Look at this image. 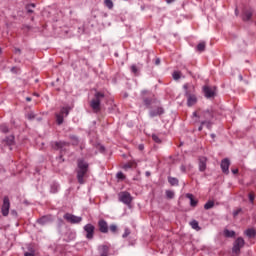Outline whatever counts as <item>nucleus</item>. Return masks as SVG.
I'll list each match as a JSON object with an SVG mask.
<instances>
[{"instance_id":"1","label":"nucleus","mask_w":256,"mask_h":256,"mask_svg":"<svg viewBox=\"0 0 256 256\" xmlns=\"http://www.w3.org/2000/svg\"><path fill=\"white\" fill-rule=\"evenodd\" d=\"M77 165H78V170H77L78 183H80V185H83L85 183V180H84L85 175H87V171H89V163H87L83 159H79Z\"/></svg>"},{"instance_id":"2","label":"nucleus","mask_w":256,"mask_h":256,"mask_svg":"<svg viewBox=\"0 0 256 256\" xmlns=\"http://www.w3.org/2000/svg\"><path fill=\"white\" fill-rule=\"evenodd\" d=\"M193 117H198L199 119H204L202 120V125H206V127L209 129L211 127V120L213 119V113L209 110H206L201 113V115H198V112H193Z\"/></svg>"},{"instance_id":"3","label":"nucleus","mask_w":256,"mask_h":256,"mask_svg":"<svg viewBox=\"0 0 256 256\" xmlns=\"http://www.w3.org/2000/svg\"><path fill=\"white\" fill-rule=\"evenodd\" d=\"M103 97H105V94L101 93V92H96L95 94V98L90 102V107L94 110V111H100L101 109V100L103 99Z\"/></svg>"},{"instance_id":"4","label":"nucleus","mask_w":256,"mask_h":256,"mask_svg":"<svg viewBox=\"0 0 256 256\" xmlns=\"http://www.w3.org/2000/svg\"><path fill=\"white\" fill-rule=\"evenodd\" d=\"M10 209H11V201L9 200V196H5L3 198V204L1 207V213H2L3 217L9 216Z\"/></svg>"},{"instance_id":"5","label":"nucleus","mask_w":256,"mask_h":256,"mask_svg":"<svg viewBox=\"0 0 256 256\" xmlns=\"http://www.w3.org/2000/svg\"><path fill=\"white\" fill-rule=\"evenodd\" d=\"M119 197V201H121V203H124V205H131V201H133V197L131 196V193L124 191V192H120L118 194Z\"/></svg>"},{"instance_id":"6","label":"nucleus","mask_w":256,"mask_h":256,"mask_svg":"<svg viewBox=\"0 0 256 256\" xmlns=\"http://www.w3.org/2000/svg\"><path fill=\"white\" fill-rule=\"evenodd\" d=\"M243 247H245V240L239 237L235 240L232 251L237 255L241 252V249H243Z\"/></svg>"},{"instance_id":"7","label":"nucleus","mask_w":256,"mask_h":256,"mask_svg":"<svg viewBox=\"0 0 256 256\" xmlns=\"http://www.w3.org/2000/svg\"><path fill=\"white\" fill-rule=\"evenodd\" d=\"M69 115V108L63 107L59 114H56V123L58 125H63V117H67Z\"/></svg>"},{"instance_id":"8","label":"nucleus","mask_w":256,"mask_h":256,"mask_svg":"<svg viewBox=\"0 0 256 256\" xmlns=\"http://www.w3.org/2000/svg\"><path fill=\"white\" fill-rule=\"evenodd\" d=\"M64 219L68 222V223H72L73 225L77 224V223H81V221H83V218L81 216H75L73 214L70 213H66L64 215Z\"/></svg>"},{"instance_id":"9","label":"nucleus","mask_w":256,"mask_h":256,"mask_svg":"<svg viewBox=\"0 0 256 256\" xmlns=\"http://www.w3.org/2000/svg\"><path fill=\"white\" fill-rule=\"evenodd\" d=\"M84 231L86 233V239H93L95 235V226L93 224H86L84 226Z\"/></svg>"},{"instance_id":"10","label":"nucleus","mask_w":256,"mask_h":256,"mask_svg":"<svg viewBox=\"0 0 256 256\" xmlns=\"http://www.w3.org/2000/svg\"><path fill=\"white\" fill-rule=\"evenodd\" d=\"M185 96L187 97V105L189 107H193V105H197V96L195 94H191L188 91H186Z\"/></svg>"},{"instance_id":"11","label":"nucleus","mask_w":256,"mask_h":256,"mask_svg":"<svg viewBox=\"0 0 256 256\" xmlns=\"http://www.w3.org/2000/svg\"><path fill=\"white\" fill-rule=\"evenodd\" d=\"M203 93L207 99H211L215 95V87L204 86Z\"/></svg>"},{"instance_id":"12","label":"nucleus","mask_w":256,"mask_h":256,"mask_svg":"<svg viewBox=\"0 0 256 256\" xmlns=\"http://www.w3.org/2000/svg\"><path fill=\"white\" fill-rule=\"evenodd\" d=\"M98 227L100 233H109V225L107 224V221L99 220Z\"/></svg>"},{"instance_id":"13","label":"nucleus","mask_w":256,"mask_h":256,"mask_svg":"<svg viewBox=\"0 0 256 256\" xmlns=\"http://www.w3.org/2000/svg\"><path fill=\"white\" fill-rule=\"evenodd\" d=\"M231 165V162L228 158H225L221 161V169L226 174L229 175V166Z\"/></svg>"},{"instance_id":"14","label":"nucleus","mask_w":256,"mask_h":256,"mask_svg":"<svg viewBox=\"0 0 256 256\" xmlns=\"http://www.w3.org/2000/svg\"><path fill=\"white\" fill-rule=\"evenodd\" d=\"M199 171L203 172L205 169H207V158L206 157H200L199 163H198Z\"/></svg>"},{"instance_id":"15","label":"nucleus","mask_w":256,"mask_h":256,"mask_svg":"<svg viewBox=\"0 0 256 256\" xmlns=\"http://www.w3.org/2000/svg\"><path fill=\"white\" fill-rule=\"evenodd\" d=\"M163 113H165V110L163 109V107H157L154 110H151L149 115L150 117H157L159 115H163Z\"/></svg>"},{"instance_id":"16","label":"nucleus","mask_w":256,"mask_h":256,"mask_svg":"<svg viewBox=\"0 0 256 256\" xmlns=\"http://www.w3.org/2000/svg\"><path fill=\"white\" fill-rule=\"evenodd\" d=\"M69 147V144L67 142H55L54 149L65 151V148Z\"/></svg>"},{"instance_id":"17","label":"nucleus","mask_w":256,"mask_h":256,"mask_svg":"<svg viewBox=\"0 0 256 256\" xmlns=\"http://www.w3.org/2000/svg\"><path fill=\"white\" fill-rule=\"evenodd\" d=\"M50 221H53V216H43L38 219V223L40 225H47V223H50Z\"/></svg>"},{"instance_id":"18","label":"nucleus","mask_w":256,"mask_h":256,"mask_svg":"<svg viewBox=\"0 0 256 256\" xmlns=\"http://www.w3.org/2000/svg\"><path fill=\"white\" fill-rule=\"evenodd\" d=\"M244 234L246 237L253 239V237H255V235H256V232H255V229L249 228V229L245 230Z\"/></svg>"},{"instance_id":"19","label":"nucleus","mask_w":256,"mask_h":256,"mask_svg":"<svg viewBox=\"0 0 256 256\" xmlns=\"http://www.w3.org/2000/svg\"><path fill=\"white\" fill-rule=\"evenodd\" d=\"M190 226L192 227V229H194L195 231H201V227L199 226V222L197 220H192L190 222Z\"/></svg>"},{"instance_id":"20","label":"nucleus","mask_w":256,"mask_h":256,"mask_svg":"<svg viewBox=\"0 0 256 256\" xmlns=\"http://www.w3.org/2000/svg\"><path fill=\"white\" fill-rule=\"evenodd\" d=\"M186 197L190 200L191 207H197V200L193 198V194H186Z\"/></svg>"},{"instance_id":"21","label":"nucleus","mask_w":256,"mask_h":256,"mask_svg":"<svg viewBox=\"0 0 256 256\" xmlns=\"http://www.w3.org/2000/svg\"><path fill=\"white\" fill-rule=\"evenodd\" d=\"M252 16H253V12L251 10H247L244 12L243 20L249 21V19H251Z\"/></svg>"},{"instance_id":"22","label":"nucleus","mask_w":256,"mask_h":256,"mask_svg":"<svg viewBox=\"0 0 256 256\" xmlns=\"http://www.w3.org/2000/svg\"><path fill=\"white\" fill-rule=\"evenodd\" d=\"M213 207H215V202H213L212 200H209L204 205V209H206V211H209V209H213Z\"/></svg>"},{"instance_id":"23","label":"nucleus","mask_w":256,"mask_h":256,"mask_svg":"<svg viewBox=\"0 0 256 256\" xmlns=\"http://www.w3.org/2000/svg\"><path fill=\"white\" fill-rule=\"evenodd\" d=\"M224 235H225V237H228V238L235 237V231L225 229L224 230Z\"/></svg>"},{"instance_id":"24","label":"nucleus","mask_w":256,"mask_h":256,"mask_svg":"<svg viewBox=\"0 0 256 256\" xmlns=\"http://www.w3.org/2000/svg\"><path fill=\"white\" fill-rule=\"evenodd\" d=\"M168 183H170V185H172V186L179 185V180L177 178H174V177H169L168 178Z\"/></svg>"},{"instance_id":"25","label":"nucleus","mask_w":256,"mask_h":256,"mask_svg":"<svg viewBox=\"0 0 256 256\" xmlns=\"http://www.w3.org/2000/svg\"><path fill=\"white\" fill-rule=\"evenodd\" d=\"M104 5L105 7H107V9H113L114 7L113 0H104Z\"/></svg>"},{"instance_id":"26","label":"nucleus","mask_w":256,"mask_h":256,"mask_svg":"<svg viewBox=\"0 0 256 256\" xmlns=\"http://www.w3.org/2000/svg\"><path fill=\"white\" fill-rule=\"evenodd\" d=\"M205 47H206L205 42H200V43L197 45V51H199L200 53H203V51H205Z\"/></svg>"},{"instance_id":"27","label":"nucleus","mask_w":256,"mask_h":256,"mask_svg":"<svg viewBox=\"0 0 256 256\" xmlns=\"http://www.w3.org/2000/svg\"><path fill=\"white\" fill-rule=\"evenodd\" d=\"M172 77H173V79H174L175 81L181 79V72H179V71L173 72Z\"/></svg>"},{"instance_id":"28","label":"nucleus","mask_w":256,"mask_h":256,"mask_svg":"<svg viewBox=\"0 0 256 256\" xmlns=\"http://www.w3.org/2000/svg\"><path fill=\"white\" fill-rule=\"evenodd\" d=\"M166 197L168 199H173L175 197V192L174 191H171V190H167L166 191Z\"/></svg>"},{"instance_id":"29","label":"nucleus","mask_w":256,"mask_h":256,"mask_svg":"<svg viewBox=\"0 0 256 256\" xmlns=\"http://www.w3.org/2000/svg\"><path fill=\"white\" fill-rule=\"evenodd\" d=\"M117 179H120L121 181L125 180V174L123 172H118L116 174Z\"/></svg>"},{"instance_id":"30","label":"nucleus","mask_w":256,"mask_h":256,"mask_svg":"<svg viewBox=\"0 0 256 256\" xmlns=\"http://www.w3.org/2000/svg\"><path fill=\"white\" fill-rule=\"evenodd\" d=\"M152 139H153V141H155V143H161V139L156 134L152 135Z\"/></svg>"},{"instance_id":"31","label":"nucleus","mask_w":256,"mask_h":256,"mask_svg":"<svg viewBox=\"0 0 256 256\" xmlns=\"http://www.w3.org/2000/svg\"><path fill=\"white\" fill-rule=\"evenodd\" d=\"M129 235H131V231L129 228H126L122 237L125 239V237H129Z\"/></svg>"},{"instance_id":"32","label":"nucleus","mask_w":256,"mask_h":256,"mask_svg":"<svg viewBox=\"0 0 256 256\" xmlns=\"http://www.w3.org/2000/svg\"><path fill=\"white\" fill-rule=\"evenodd\" d=\"M0 129L3 133H9V128L7 127V125H2Z\"/></svg>"},{"instance_id":"33","label":"nucleus","mask_w":256,"mask_h":256,"mask_svg":"<svg viewBox=\"0 0 256 256\" xmlns=\"http://www.w3.org/2000/svg\"><path fill=\"white\" fill-rule=\"evenodd\" d=\"M110 231L112 233H117V225H115V224L110 225Z\"/></svg>"},{"instance_id":"34","label":"nucleus","mask_w":256,"mask_h":256,"mask_svg":"<svg viewBox=\"0 0 256 256\" xmlns=\"http://www.w3.org/2000/svg\"><path fill=\"white\" fill-rule=\"evenodd\" d=\"M102 251H104L101 256H107V251H109V248L107 246H102Z\"/></svg>"},{"instance_id":"35","label":"nucleus","mask_w":256,"mask_h":256,"mask_svg":"<svg viewBox=\"0 0 256 256\" xmlns=\"http://www.w3.org/2000/svg\"><path fill=\"white\" fill-rule=\"evenodd\" d=\"M131 71H132V73H134V75H137V73H138L137 66L132 65L131 66Z\"/></svg>"},{"instance_id":"36","label":"nucleus","mask_w":256,"mask_h":256,"mask_svg":"<svg viewBox=\"0 0 256 256\" xmlns=\"http://www.w3.org/2000/svg\"><path fill=\"white\" fill-rule=\"evenodd\" d=\"M249 201L251 203H253V201H255V195L254 194H252V193L249 194Z\"/></svg>"},{"instance_id":"37","label":"nucleus","mask_w":256,"mask_h":256,"mask_svg":"<svg viewBox=\"0 0 256 256\" xmlns=\"http://www.w3.org/2000/svg\"><path fill=\"white\" fill-rule=\"evenodd\" d=\"M240 212H241V208H238L237 210H234V211H233L234 217H237V215H239Z\"/></svg>"},{"instance_id":"38","label":"nucleus","mask_w":256,"mask_h":256,"mask_svg":"<svg viewBox=\"0 0 256 256\" xmlns=\"http://www.w3.org/2000/svg\"><path fill=\"white\" fill-rule=\"evenodd\" d=\"M29 7L35 8V4H30L27 6L28 13H33V10H31V8H29Z\"/></svg>"},{"instance_id":"39","label":"nucleus","mask_w":256,"mask_h":256,"mask_svg":"<svg viewBox=\"0 0 256 256\" xmlns=\"http://www.w3.org/2000/svg\"><path fill=\"white\" fill-rule=\"evenodd\" d=\"M144 103H145L146 107H149L151 105V100L145 99Z\"/></svg>"},{"instance_id":"40","label":"nucleus","mask_w":256,"mask_h":256,"mask_svg":"<svg viewBox=\"0 0 256 256\" xmlns=\"http://www.w3.org/2000/svg\"><path fill=\"white\" fill-rule=\"evenodd\" d=\"M28 119H35V115H33V113H30L27 115Z\"/></svg>"},{"instance_id":"41","label":"nucleus","mask_w":256,"mask_h":256,"mask_svg":"<svg viewBox=\"0 0 256 256\" xmlns=\"http://www.w3.org/2000/svg\"><path fill=\"white\" fill-rule=\"evenodd\" d=\"M123 169H125V171H127V169H131V165L125 164V165L123 166Z\"/></svg>"},{"instance_id":"42","label":"nucleus","mask_w":256,"mask_h":256,"mask_svg":"<svg viewBox=\"0 0 256 256\" xmlns=\"http://www.w3.org/2000/svg\"><path fill=\"white\" fill-rule=\"evenodd\" d=\"M11 215H13L14 217H17V210H11Z\"/></svg>"},{"instance_id":"43","label":"nucleus","mask_w":256,"mask_h":256,"mask_svg":"<svg viewBox=\"0 0 256 256\" xmlns=\"http://www.w3.org/2000/svg\"><path fill=\"white\" fill-rule=\"evenodd\" d=\"M160 63H161V59L157 58V59L155 60V65H160Z\"/></svg>"},{"instance_id":"44","label":"nucleus","mask_w":256,"mask_h":256,"mask_svg":"<svg viewBox=\"0 0 256 256\" xmlns=\"http://www.w3.org/2000/svg\"><path fill=\"white\" fill-rule=\"evenodd\" d=\"M187 87H194L193 84H184V89H187Z\"/></svg>"},{"instance_id":"45","label":"nucleus","mask_w":256,"mask_h":256,"mask_svg":"<svg viewBox=\"0 0 256 256\" xmlns=\"http://www.w3.org/2000/svg\"><path fill=\"white\" fill-rule=\"evenodd\" d=\"M232 173H233L234 175H237V173H239V169H232Z\"/></svg>"},{"instance_id":"46","label":"nucleus","mask_w":256,"mask_h":256,"mask_svg":"<svg viewBox=\"0 0 256 256\" xmlns=\"http://www.w3.org/2000/svg\"><path fill=\"white\" fill-rule=\"evenodd\" d=\"M15 53H18V54H20V53H21V49H19V48H16V49H15Z\"/></svg>"},{"instance_id":"47","label":"nucleus","mask_w":256,"mask_h":256,"mask_svg":"<svg viewBox=\"0 0 256 256\" xmlns=\"http://www.w3.org/2000/svg\"><path fill=\"white\" fill-rule=\"evenodd\" d=\"M203 125H205V124L201 123V126L198 128V131H202L203 130Z\"/></svg>"},{"instance_id":"48","label":"nucleus","mask_w":256,"mask_h":256,"mask_svg":"<svg viewBox=\"0 0 256 256\" xmlns=\"http://www.w3.org/2000/svg\"><path fill=\"white\" fill-rule=\"evenodd\" d=\"M173 1H175V0H166V3H173Z\"/></svg>"},{"instance_id":"49","label":"nucleus","mask_w":256,"mask_h":256,"mask_svg":"<svg viewBox=\"0 0 256 256\" xmlns=\"http://www.w3.org/2000/svg\"><path fill=\"white\" fill-rule=\"evenodd\" d=\"M151 175V172H146V177H149Z\"/></svg>"},{"instance_id":"50","label":"nucleus","mask_w":256,"mask_h":256,"mask_svg":"<svg viewBox=\"0 0 256 256\" xmlns=\"http://www.w3.org/2000/svg\"><path fill=\"white\" fill-rule=\"evenodd\" d=\"M26 101H31V98H30V97H27V98H26Z\"/></svg>"},{"instance_id":"51","label":"nucleus","mask_w":256,"mask_h":256,"mask_svg":"<svg viewBox=\"0 0 256 256\" xmlns=\"http://www.w3.org/2000/svg\"><path fill=\"white\" fill-rule=\"evenodd\" d=\"M11 71H12V72L15 71V68H12Z\"/></svg>"},{"instance_id":"52","label":"nucleus","mask_w":256,"mask_h":256,"mask_svg":"<svg viewBox=\"0 0 256 256\" xmlns=\"http://www.w3.org/2000/svg\"><path fill=\"white\" fill-rule=\"evenodd\" d=\"M139 148H140V149H143V146L140 145Z\"/></svg>"},{"instance_id":"53","label":"nucleus","mask_w":256,"mask_h":256,"mask_svg":"<svg viewBox=\"0 0 256 256\" xmlns=\"http://www.w3.org/2000/svg\"><path fill=\"white\" fill-rule=\"evenodd\" d=\"M182 171H185V168L182 166Z\"/></svg>"},{"instance_id":"54","label":"nucleus","mask_w":256,"mask_h":256,"mask_svg":"<svg viewBox=\"0 0 256 256\" xmlns=\"http://www.w3.org/2000/svg\"><path fill=\"white\" fill-rule=\"evenodd\" d=\"M211 137H215V134H212Z\"/></svg>"},{"instance_id":"55","label":"nucleus","mask_w":256,"mask_h":256,"mask_svg":"<svg viewBox=\"0 0 256 256\" xmlns=\"http://www.w3.org/2000/svg\"><path fill=\"white\" fill-rule=\"evenodd\" d=\"M73 139H75L77 141V137H73Z\"/></svg>"}]
</instances>
